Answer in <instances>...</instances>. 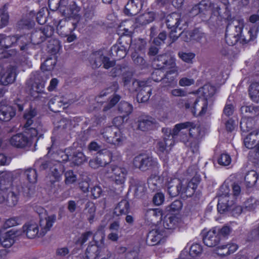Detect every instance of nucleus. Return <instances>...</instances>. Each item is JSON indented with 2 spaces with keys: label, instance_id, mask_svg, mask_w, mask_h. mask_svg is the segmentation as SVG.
Masks as SVG:
<instances>
[{
  "label": "nucleus",
  "instance_id": "f257e3e1",
  "mask_svg": "<svg viewBox=\"0 0 259 259\" xmlns=\"http://www.w3.org/2000/svg\"><path fill=\"white\" fill-rule=\"evenodd\" d=\"M165 135L163 139L157 142V153L163 161L166 163L168 159V154L174 144V138L179 136L180 140L186 146H191V138L195 139L199 135V125L193 122L187 121L176 124L173 129L163 128Z\"/></svg>",
  "mask_w": 259,
  "mask_h": 259
},
{
  "label": "nucleus",
  "instance_id": "f03ea898",
  "mask_svg": "<svg viewBox=\"0 0 259 259\" xmlns=\"http://www.w3.org/2000/svg\"><path fill=\"white\" fill-rule=\"evenodd\" d=\"M230 189L226 185H223L218 192V209L221 213L225 211L236 210L240 213L242 208L240 206L235 205V199L241 192V188L238 184H234L232 186L233 194H229Z\"/></svg>",
  "mask_w": 259,
  "mask_h": 259
},
{
  "label": "nucleus",
  "instance_id": "7ed1b4c3",
  "mask_svg": "<svg viewBox=\"0 0 259 259\" xmlns=\"http://www.w3.org/2000/svg\"><path fill=\"white\" fill-rule=\"evenodd\" d=\"M56 220V215L51 214L44 219H40V230L38 225L32 222L25 223L20 230L22 234H23L29 239H33L36 237H42L50 230Z\"/></svg>",
  "mask_w": 259,
  "mask_h": 259
},
{
  "label": "nucleus",
  "instance_id": "20e7f679",
  "mask_svg": "<svg viewBox=\"0 0 259 259\" xmlns=\"http://www.w3.org/2000/svg\"><path fill=\"white\" fill-rule=\"evenodd\" d=\"M229 4L228 0H223L222 2L219 3H210L207 5L205 2H202L199 4L195 5L190 11V15L194 16L200 13H203L204 15H209L211 14L212 15L217 17H221L222 5L225 9H228V5ZM226 15H229V10H226Z\"/></svg>",
  "mask_w": 259,
  "mask_h": 259
},
{
  "label": "nucleus",
  "instance_id": "39448f33",
  "mask_svg": "<svg viewBox=\"0 0 259 259\" xmlns=\"http://www.w3.org/2000/svg\"><path fill=\"white\" fill-rule=\"evenodd\" d=\"M244 26V22L242 19L233 20L228 24L225 39L229 45L233 46L236 44L242 33Z\"/></svg>",
  "mask_w": 259,
  "mask_h": 259
},
{
  "label": "nucleus",
  "instance_id": "423d86ee",
  "mask_svg": "<svg viewBox=\"0 0 259 259\" xmlns=\"http://www.w3.org/2000/svg\"><path fill=\"white\" fill-rule=\"evenodd\" d=\"M103 170L105 177L117 185L122 186L126 181L128 171L124 167L111 164Z\"/></svg>",
  "mask_w": 259,
  "mask_h": 259
},
{
  "label": "nucleus",
  "instance_id": "0eeeda50",
  "mask_svg": "<svg viewBox=\"0 0 259 259\" xmlns=\"http://www.w3.org/2000/svg\"><path fill=\"white\" fill-rule=\"evenodd\" d=\"M5 191H6V194H4L5 200L3 202H0V203H5L7 205L11 207L14 206L17 204L19 194H22L24 196L29 197L33 192V190L28 186H21L18 189L12 187Z\"/></svg>",
  "mask_w": 259,
  "mask_h": 259
},
{
  "label": "nucleus",
  "instance_id": "6e6552de",
  "mask_svg": "<svg viewBox=\"0 0 259 259\" xmlns=\"http://www.w3.org/2000/svg\"><path fill=\"white\" fill-rule=\"evenodd\" d=\"M164 181L167 185V191L171 197L177 196L180 193L187 192L186 187L184 186L187 184V181H181L180 179L168 176V172L165 171L162 174Z\"/></svg>",
  "mask_w": 259,
  "mask_h": 259
},
{
  "label": "nucleus",
  "instance_id": "1a4fd4ad",
  "mask_svg": "<svg viewBox=\"0 0 259 259\" xmlns=\"http://www.w3.org/2000/svg\"><path fill=\"white\" fill-rule=\"evenodd\" d=\"M36 111L34 109L26 111L24 115L25 133L31 137H36L41 128L40 124L36 125L33 123Z\"/></svg>",
  "mask_w": 259,
  "mask_h": 259
},
{
  "label": "nucleus",
  "instance_id": "9d476101",
  "mask_svg": "<svg viewBox=\"0 0 259 259\" xmlns=\"http://www.w3.org/2000/svg\"><path fill=\"white\" fill-rule=\"evenodd\" d=\"M90 64L93 68H96L103 65L105 69H109L114 66L115 62L104 55L102 51H98L91 54L89 58Z\"/></svg>",
  "mask_w": 259,
  "mask_h": 259
},
{
  "label": "nucleus",
  "instance_id": "9b49d317",
  "mask_svg": "<svg viewBox=\"0 0 259 259\" xmlns=\"http://www.w3.org/2000/svg\"><path fill=\"white\" fill-rule=\"evenodd\" d=\"M133 85L135 90L138 92L137 96L138 102L143 103L149 100L151 93L149 80H135L133 82Z\"/></svg>",
  "mask_w": 259,
  "mask_h": 259
},
{
  "label": "nucleus",
  "instance_id": "f8f14e48",
  "mask_svg": "<svg viewBox=\"0 0 259 259\" xmlns=\"http://www.w3.org/2000/svg\"><path fill=\"white\" fill-rule=\"evenodd\" d=\"M80 7L77 5L74 0H62L60 12L66 17L79 18Z\"/></svg>",
  "mask_w": 259,
  "mask_h": 259
},
{
  "label": "nucleus",
  "instance_id": "ddd939ff",
  "mask_svg": "<svg viewBox=\"0 0 259 259\" xmlns=\"http://www.w3.org/2000/svg\"><path fill=\"white\" fill-rule=\"evenodd\" d=\"M156 164H157L156 160L146 154H139L133 160L134 166L142 170H146Z\"/></svg>",
  "mask_w": 259,
  "mask_h": 259
},
{
  "label": "nucleus",
  "instance_id": "4468645a",
  "mask_svg": "<svg viewBox=\"0 0 259 259\" xmlns=\"http://www.w3.org/2000/svg\"><path fill=\"white\" fill-rule=\"evenodd\" d=\"M111 160V153L109 151L103 150L98 155L89 161L90 166L94 169L106 165Z\"/></svg>",
  "mask_w": 259,
  "mask_h": 259
},
{
  "label": "nucleus",
  "instance_id": "2eb2a0df",
  "mask_svg": "<svg viewBox=\"0 0 259 259\" xmlns=\"http://www.w3.org/2000/svg\"><path fill=\"white\" fill-rule=\"evenodd\" d=\"M162 211L159 208L148 209L144 210V221L147 225H156L161 220Z\"/></svg>",
  "mask_w": 259,
  "mask_h": 259
},
{
  "label": "nucleus",
  "instance_id": "dca6fc26",
  "mask_svg": "<svg viewBox=\"0 0 259 259\" xmlns=\"http://www.w3.org/2000/svg\"><path fill=\"white\" fill-rule=\"evenodd\" d=\"M11 180L12 174L10 172L3 171L0 173V202H3L5 200V190L12 188Z\"/></svg>",
  "mask_w": 259,
  "mask_h": 259
},
{
  "label": "nucleus",
  "instance_id": "f3484780",
  "mask_svg": "<svg viewBox=\"0 0 259 259\" xmlns=\"http://www.w3.org/2000/svg\"><path fill=\"white\" fill-rule=\"evenodd\" d=\"M153 64L157 68L162 69L174 68L176 66L175 59L166 54L160 55L154 59Z\"/></svg>",
  "mask_w": 259,
  "mask_h": 259
},
{
  "label": "nucleus",
  "instance_id": "a211bd4d",
  "mask_svg": "<svg viewBox=\"0 0 259 259\" xmlns=\"http://www.w3.org/2000/svg\"><path fill=\"white\" fill-rule=\"evenodd\" d=\"M75 23L70 22L66 19L59 21L56 25L57 32L62 37L68 36L75 30Z\"/></svg>",
  "mask_w": 259,
  "mask_h": 259
},
{
  "label": "nucleus",
  "instance_id": "6ab92c4d",
  "mask_svg": "<svg viewBox=\"0 0 259 259\" xmlns=\"http://www.w3.org/2000/svg\"><path fill=\"white\" fill-rule=\"evenodd\" d=\"M21 235V230L12 229L0 238V244L5 247H10L14 244L15 238Z\"/></svg>",
  "mask_w": 259,
  "mask_h": 259
},
{
  "label": "nucleus",
  "instance_id": "aec40b11",
  "mask_svg": "<svg viewBox=\"0 0 259 259\" xmlns=\"http://www.w3.org/2000/svg\"><path fill=\"white\" fill-rule=\"evenodd\" d=\"M17 40V38L15 36H7L0 34V59L8 57V54L4 51V49L10 47Z\"/></svg>",
  "mask_w": 259,
  "mask_h": 259
},
{
  "label": "nucleus",
  "instance_id": "412c9836",
  "mask_svg": "<svg viewBox=\"0 0 259 259\" xmlns=\"http://www.w3.org/2000/svg\"><path fill=\"white\" fill-rule=\"evenodd\" d=\"M183 22L181 15L177 13H172L167 16L166 18V23L167 28L175 30L176 29L182 30L183 26L181 23Z\"/></svg>",
  "mask_w": 259,
  "mask_h": 259
},
{
  "label": "nucleus",
  "instance_id": "4be33fe9",
  "mask_svg": "<svg viewBox=\"0 0 259 259\" xmlns=\"http://www.w3.org/2000/svg\"><path fill=\"white\" fill-rule=\"evenodd\" d=\"M3 69L0 67V82L2 84L7 85L14 82L16 78V68L10 66L5 73L2 74Z\"/></svg>",
  "mask_w": 259,
  "mask_h": 259
},
{
  "label": "nucleus",
  "instance_id": "5701e85b",
  "mask_svg": "<svg viewBox=\"0 0 259 259\" xmlns=\"http://www.w3.org/2000/svg\"><path fill=\"white\" fill-rule=\"evenodd\" d=\"M15 109L5 102L0 103V120L3 121H10L15 116Z\"/></svg>",
  "mask_w": 259,
  "mask_h": 259
},
{
  "label": "nucleus",
  "instance_id": "b1692460",
  "mask_svg": "<svg viewBox=\"0 0 259 259\" xmlns=\"http://www.w3.org/2000/svg\"><path fill=\"white\" fill-rule=\"evenodd\" d=\"M203 240V243L208 247H212L218 245L220 241L221 237L217 233V228L208 231Z\"/></svg>",
  "mask_w": 259,
  "mask_h": 259
},
{
  "label": "nucleus",
  "instance_id": "393cba45",
  "mask_svg": "<svg viewBox=\"0 0 259 259\" xmlns=\"http://www.w3.org/2000/svg\"><path fill=\"white\" fill-rule=\"evenodd\" d=\"M208 102L207 100L204 98L200 97L197 99L194 103L192 112L194 115H204L207 108Z\"/></svg>",
  "mask_w": 259,
  "mask_h": 259
},
{
  "label": "nucleus",
  "instance_id": "a878e982",
  "mask_svg": "<svg viewBox=\"0 0 259 259\" xmlns=\"http://www.w3.org/2000/svg\"><path fill=\"white\" fill-rule=\"evenodd\" d=\"M164 236V232L162 230L153 229L147 235V242L150 245H156L160 242Z\"/></svg>",
  "mask_w": 259,
  "mask_h": 259
},
{
  "label": "nucleus",
  "instance_id": "bb28decb",
  "mask_svg": "<svg viewBox=\"0 0 259 259\" xmlns=\"http://www.w3.org/2000/svg\"><path fill=\"white\" fill-rule=\"evenodd\" d=\"M54 33L53 28L51 26H46L41 28L39 31L33 33L31 36L32 40H37L36 37L39 38L36 43L39 44L45 40L46 38L51 37Z\"/></svg>",
  "mask_w": 259,
  "mask_h": 259
},
{
  "label": "nucleus",
  "instance_id": "cd10ccee",
  "mask_svg": "<svg viewBox=\"0 0 259 259\" xmlns=\"http://www.w3.org/2000/svg\"><path fill=\"white\" fill-rule=\"evenodd\" d=\"M10 144L17 148H24L29 143V139L23 134H18L12 136L9 140Z\"/></svg>",
  "mask_w": 259,
  "mask_h": 259
},
{
  "label": "nucleus",
  "instance_id": "c85d7f7f",
  "mask_svg": "<svg viewBox=\"0 0 259 259\" xmlns=\"http://www.w3.org/2000/svg\"><path fill=\"white\" fill-rule=\"evenodd\" d=\"M60 159H56L50 163V170L56 181L60 178L64 170V166L60 163Z\"/></svg>",
  "mask_w": 259,
  "mask_h": 259
},
{
  "label": "nucleus",
  "instance_id": "c756f323",
  "mask_svg": "<svg viewBox=\"0 0 259 259\" xmlns=\"http://www.w3.org/2000/svg\"><path fill=\"white\" fill-rule=\"evenodd\" d=\"M238 248V246L235 243H227L221 245L215 249V252L221 256H227L234 253Z\"/></svg>",
  "mask_w": 259,
  "mask_h": 259
},
{
  "label": "nucleus",
  "instance_id": "7c9ffc66",
  "mask_svg": "<svg viewBox=\"0 0 259 259\" xmlns=\"http://www.w3.org/2000/svg\"><path fill=\"white\" fill-rule=\"evenodd\" d=\"M259 130H256L249 133L244 139V146L248 148L252 149L255 146L257 140Z\"/></svg>",
  "mask_w": 259,
  "mask_h": 259
},
{
  "label": "nucleus",
  "instance_id": "2f4dec72",
  "mask_svg": "<svg viewBox=\"0 0 259 259\" xmlns=\"http://www.w3.org/2000/svg\"><path fill=\"white\" fill-rule=\"evenodd\" d=\"M155 124V120L151 117L141 118L139 120L138 127L143 131L152 129Z\"/></svg>",
  "mask_w": 259,
  "mask_h": 259
},
{
  "label": "nucleus",
  "instance_id": "473e14b6",
  "mask_svg": "<svg viewBox=\"0 0 259 259\" xmlns=\"http://www.w3.org/2000/svg\"><path fill=\"white\" fill-rule=\"evenodd\" d=\"M130 210V204L125 199L120 201L114 210V214L116 216L126 214Z\"/></svg>",
  "mask_w": 259,
  "mask_h": 259
},
{
  "label": "nucleus",
  "instance_id": "72a5a7b5",
  "mask_svg": "<svg viewBox=\"0 0 259 259\" xmlns=\"http://www.w3.org/2000/svg\"><path fill=\"white\" fill-rule=\"evenodd\" d=\"M100 248L101 245L97 244H90L86 249V258L96 259L100 253Z\"/></svg>",
  "mask_w": 259,
  "mask_h": 259
},
{
  "label": "nucleus",
  "instance_id": "f704fd0d",
  "mask_svg": "<svg viewBox=\"0 0 259 259\" xmlns=\"http://www.w3.org/2000/svg\"><path fill=\"white\" fill-rule=\"evenodd\" d=\"M258 30V26L256 24L253 27L251 26L245 34H244L242 31V34L239 36V39H242L245 43L252 40L256 37Z\"/></svg>",
  "mask_w": 259,
  "mask_h": 259
},
{
  "label": "nucleus",
  "instance_id": "c9c22d12",
  "mask_svg": "<svg viewBox=\"0 0 259 259\" xmlns=\"http://www.w3.org/2000/svg\"><path fill=\"white\" fill-rule=\"evenodd\" d=\"M111 52L113 56H116L119 59L123 58L127 53V47L121 44H116L111 47Z\"/></svg>",
  "mask_w": 259,
  "mask_h": 259
},
{
  "label": "nucleus",
  "instance_id": "e433bc0d",
  "mask_svg": "<svg viewBox=\"0 0 259 259\" xmlns=\"http://www.w3.org/2000/svg\"><path fill=\"white\" fill-rule=\"evenodd\" d=\"M155 19V14L152 12L145 13L136 19V22L139 25H146L152 22Z\"/></svg>",
  "mask_w": 259,
  "mask_h": 259
},
{
  "label": "nucleus",
  "instance_id": "4c0bfd02",
  "mask_svg": "<svg viewBox=\"0 0 259 259\" xmlns=\"http://www.w3.org/2000/svg\"><path fill=\"white\" fill-rule=\"evenodd\" d=\"M241 111L245 116L253 117L259 115V106H244L241 108Z\"/></svg>",
  "mask_w": 259,
  "mask_h": 259
},
{
  "label": "nucleus",
  "instance_id": "58836bf2",
  "mask_svg": "<svg viewBox=\"0 0 259 259\" xmlns=\"http://www.w3.org/2000/svg\"><path fill=\"white\" fill-rule=\"evenodd\" d=\"M178 222L177 218L172 215H166L162 220V225L166 229H174Z\"/></svg>",
  "mask_w": 259,
  "mask_h": 259
},
{
  "label": "nucleus",
  "instance_id": "ea45409f",
  "mask_svg": "<svg viewBox=\"0 0 259 259\" xmlns=\"http://www.w3.org/2000/svg\"><path fill=\"white\" fill-rule=\"evenodd\" d=\"M259 179L258 175L257 172L254 170L248 171L244 178L246 185L248 187H252L256 183Z\"/></svg>",
  "mask_w": 259,
  "mask_h": 259
},
{
  "label": "nucleus",
  "instance_id": "a19ab883",
  "mask_svg": "<svg viewBox=\"0 0 259 259\" xmlns=\"http://www.w3.org/2000/svg\"><path fill=\"white\" fill-rule=\"evenodd\" d=\"M162 70L163 69L159 68L156 69L151 74L152 79L155 82H159L162 80L164 82L165 79H168V74H170L173 71H170L169 73H167L165 75Z\"/></svg>",
  "mask_w": 259,
  "mask_h": 259
},
{
  "label": "nucleus",
  "instance_id": "79ce46f5",
  "mask_svg": "<svg viewBox=\"0 0 259 259\" xmlns=\"http://www.w3.org/2000/svg\"><path fill=\"white\" fill-rule=\"evenodd\" d=\"M117 127L112 126H108L103 129L101 132V135L107 143L110 144V140L111 139H114V132Z\"/></svg>",
  "mask_w": 259,
  "mask_h": 259
},
{
  "label": "nucleus",
  "instance_id": "37998d69",
  "mask_svg": "<svg viewBox=\"0 0 259 259\" xmlns=\"http://www.w3.org/2000/svg\"><path fill=\"white\" fill-rule=\"evenodd\" d=\"M95 211L96 206L95 204L92 202H88L85 204L84 212L88 217V219L90 223H92L94 219Z\"/></svg>",
  "mask_w": 259,
  "mask_h": 259
},
{
  "label": "nucleus",
  "instance_id": "c03bdc74",
  "mask_svg": "<svg viewBox=\"0 0 259 259\" xmlns=\"http://www.w3.org/2000/svg\"><path fill=\"white\" fill-rule=\"evenodd\" d=\"M56 63V59L52 58H49L46 60L44 63L41 65V69L42 70V73L39 74L40 77L42 78L45 75V71H50L52 70Z\"/></svg>",
  "mask_w": 259,
  "mask_h": 259
},
{
  "label": "nucleus",
  "instance_id": "a18cd8bd",
  "mask_svg": "<svg viewBox=\"0 0 259 259\" xmlns=\"http://www.w3.org/2000/svg\"><path fill=\"white\" fill-rule=\"evenodd\" d=\"M22 224V220L19 217H13L10 218L3 222V228L6 230Z\"/></svg>",
  "mask_w": 259,
  "mask_h": 259
},
{
  "label": "nucleus",
  "instance_id": "49530a36",
  "mask_svg": "<svg viewBox=\"0 0 259 259\" xmlns=\"http://www.w3.org/2000/svg\"><path fill=\"white\" fill-rule=\"evenodd\" d=\"M105 238L104 227L100 226L97 229L96 232L94 234L93 239L95 243L99 245H103L104 244V240Z\"/></svg>",
  "mask_w": 259,
  "mask_h": 259
},
{
  "label": "nucleus",
  "instance_id": "de8ad7c7",
  "mask_svg": "<svg viewBox=\"0 0 259 259\" xmlns=\"http://www.w3.org/2000/svg\"><path fill=\"white\" fill-rule=\"evenodd\" d=\"M249 95L251 100L255 102H259V83H252L249 87Z\"/></svg>",
  "mask_w": 259,
  "mask_h": 259
},
{
  "label": "nucleus",
  "instance_id": "09e8293b",
  "mask_svg": "<svg viewBox=\"0 0 259 259\" xmlns=\"http://www.w3.org/2000/svg\"><path fill=\"white\" fill-rule=\"evenodd\" d=\"M141 8L136 4L128 1L125 7L124 13L127 15H136Z\"/></svg>",
  "mask_w": 259,
  "mask_h": 259
},
{
  "label": "nucleus",
  "instance_id": "8fccbe9b",
  "mask_svg": "<svg viewBox=\"0 0 259 259\" xmlns=\"http://www.w3.org/2000/svg\"><path fill=\"white\" fill-rule=\"evenodd\" d=\"M113 138L114 139H110V144L117 146L122 144L126 139L118 128L115 129Z\"/></svg>",
  "mask_w": 259,
  "mask_h": 259
},
{
  "label": "nucleus",
  "instance_id": "3c124183",
  "mask_svg": "<svg viewBox=\"0 0 259 259\" xmlns=\"http://www.w3.org/2000/svg\"><path fill=\"white\" fill-rule=\"evenodd\" d=\"M191 37L193 39L202 45H205L207 42L205 34L199 29L194 30Z\"/></svg>",
  "mask_w": 259,
  "mask_h": 259
},
{
  "label": "nucleus",
  "instance_id": "603ef678",
  "mask_svg": "<svg viewBox=\"0 0 259 259\" xmlns=\"http://www.w3.org/2000/svg\"><path fill=\"white\" fill-rule=\"evenodd\" d=\"M8 7L6 5L0 9L1 24L0 27L3 28L7 26L9 23V15L8 14Z\"/></svg>",
  "mask_w": 259,
  "mask_h": 259
},
{
  "label": "nucleus",
  "instance_id": "864d4df0",
  "mask_svg": "<svg viewBox=\"0 0 259 259\" xmlns=\"http://www.w3.org/2000/svg\"><path fill=\"white\" fill-rule=\"evenodd\" d=\"M178 57L184 62L188 64H192L195 57V54L192 52H185L180 51L178 54Z\"/></svg>",
  "mask_w": 259,
  "mask_h": 259
},
{
  "label": "nucleus",
  "instance_id": "5fc2aeb1",
  "mask_svg": "<svg viewBox=\"0 0 259 259\" xmlns=\"http://www.w3.org/2000/svg\"><path fill=\"white\" fill-rule=\"evenodd\" d=\"M70 160L74 162L75 164L79 165L85 160V156L83 153L81 152L75 151L72 149V153Z\"/></svg>",
  "mask_w": 259,
  "mask_h": 259
},
{
  "label": "nucleus",
  "instance_id": "6e6d98bb",
  "mask_svg": "<svg viewBox=\"0 0 259 259\" xmlns=\"http://www.w3.org/2000/svg\"><path fill=\"white\" fill-rule=\"evenodd\" d=\"M69 103H68L66 101H63L60 98H56L55 99H53L51 100L49 102V106L50 109L54 111V112H58L59 111L58 110L55 108V106L53 105H55V104H57L58 106L61 107L64 106V108L66 107L67 106V105L69 104Z\"/></svg>",
  "mask_w": 259,
  "mask_h": 259
},
{
  "label": "nucleus",
  "instance_id": "4d7b16f0",
  "mask_svg": "<svg viewBox=\"0 0 259 259\" xmlns=\"http://www.w3.org/2000/svg\"><path fill=\"white\" fill-rule=\"evenodd\" d=\"M133 106L126 102H121L118 105V111L127 117L132 111Z\"/></svg>",
  "mask_w": 259,
  "mask_h": 259
},
{
  "label": "nucleus",
  "instance_id": "13d9d810",
  "mask_svg": "<svg viewBox=\"0 0 259 259\" xmlns=\"http://www.w3.org/2000/svg\"><path fill=\"white\" fill-rule=\"evenodd\" d=\"M49 73L47 74V77H46V78L45 79L42 78L40 81H37V80H35L34 84L32 86V90L36 92L37 93H42L45 88L46 80L48 78H49Z\"/></svg>",
  "mask_w": 259,
  "mask_h": 259
},
{
  "label": "nucleus",
  "instance_id": "bf43d9fd",
  "mask_svg": "<svg viewBox=\"0 0 259 259\" xmlns=\"http://www.w3.org/2000/svg\"><path fill=\"white\" fill-rule=\"evenodd\" d=\"M249 158L254 163H259V143L255 145L254 148L249 152Z\"/></svg>",
  "mask_w": 259,
  "mask_h": 259
},
{
  "label": "nucleus",
  "instance_id": "052dcab7",
  "mask_svg": "<svg viewBox=\"0 0 259 259\" xmlns=\"http://www.w3.org/2000/svg\"><path fill=\"white\" fill-rule=\"evenodd\" d=\"M72 153V149L68 148L66 149L64 151H61L58 154V157L57 158V159H60V163L62 162L67 161V160H70V158L71 157V154Z\"/></svg>",
  "mask_w": 259,
  "mask_h": 259
},
{
  "label": "nucleus",
  "instance_id": "680f3d73",
  "mask_svg": "<svg viewBox=\"0 0 259 259\" xmlns=\"http://www.w3.org/2000/svg\"><path fill=\"white\" fill-rule=\"evenodd\" d=\"M204 98L207 100V98L212 97L215 93V88L209 84H205L202 88Z\"/></svg>",
  "mask_w": 259,
  "mask_h": 259
},
{
  "label": "nucleus",
  "instance_id": "e2e57ef3",
  "mask_svg": "<svg viewBox=\"0 0 259 259\" xmlns=\"http://www.w3.org/2000/svg\"><path fill=\"white\" fill-rule=\"evenodd\" d=\"M27 180L30 183H35L37 181V175L35 169L28 168L25 171Z\"/></svg>",
  "mask_w": 259,
  "mask_h": 259
},
{
  "label": "nucleus",
  "instance_id": "0e129e2a",
  "mask_svg": "<svg viewBox=\"0 0 259 259\" xmlns=\"http://www.w3.org/2000/svg\"><path fill=\"white\" fill-rule=\"evenodd\" d=\"M194 181L195 180L193 179L189 182L187 181V184L184 185V186L186 187L187 192L185 193H186L187 195H191L192 194L196 189L197 184L194 182Z\"/></svg>",
  "mask_w": 259,
  "mask_h": 259
},
{
  "label": "nucleus",
  "instance_id": "69168bd1",
  "mask_svg": "<svg viewBox=\"0 0 259 259\" xmlns=\"http://www.w3.org/2000/svg\"><path fill=\"white\" fill-rule=\"evenodd\" d=\"M34 21L32 20L23 18L18 22L20 28H29L34 25Z\"/></svg>",
  "mask_w": 259,
  "mask_h": 259
},
{
  "label": "nucleus",
  "instance_id": "338daca9",
  "mask_svg": "<svg viewBox=\"0 0 259 259\" xmlns=\"http://www.w3.org/2000/svg\"><path fill=\"white\" fill-rule=\"evenodd\" d=\"M231 158L229 155L226 153L222 154L218 159V163L222 165L227 166L231 163Z\"/></svg>",
  "mask_w": 259,
  "mask_h": 259
},
{
  "label": "nucleus",
  "instance_id": "774afa93",
  "mask_svg": "<svg viewBox=\"0 0 259 259\" xmlns=\"http://www.w3.org/2000/svg\"><path fill=\"white\" fill-rule=\"evenodd\" d=\"M65 183L66 184H71L76 181V176L74 174L72 170L67 171L65 173Z\"/></svg>",
  "mask_w": 259,
  "mask_h": 259
}]
</instances>
